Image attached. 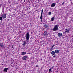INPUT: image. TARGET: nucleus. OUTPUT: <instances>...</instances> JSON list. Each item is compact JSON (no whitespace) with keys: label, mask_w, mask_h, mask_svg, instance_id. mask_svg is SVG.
Returning a JSON list of instances; mask_svg holds the SVG:
<instances>
[{"label":"nucleus","mask_w":73,"mask_h":73,"mask_svg":"<svg viewBox=\"0 0 73 73\" xmlns=\"http://www.w3.org/2000/svg\"><path fill=\"white\" fill-rule=\"evenodd\" d=\"M42 16H41L40 17V19H41V21L42 23Z\"/></svg>","instance_id":"obj_18"},{"label":"nucleus","mask_w":73,"mask_h":73,"mask_svg":"<svg viewBox=\"0 0 73 73\" xmlns=\"http://www.w3.org/2000/svg\"><path fill=\"white\" fill-rule=\"evenodd\" d=\"M27 56H24L23 57L22 59L23 60H27Z\"/></svg>","instance_id":"obj_7"},{"label":"nucleus","mask_w":73,"mask_h":73,"mask_svg":"<svg viewBox=\"0 0 73 73\" xmlns=\"http://www.w3.org/2000/svg\"><path fill=\"white\" fill-rule=\"evenodd\" d=\"M55 5L56 4H55V3H53L51 4V7H52V8H53V7H54Z\"/></svg>","instance_id":"obj_8"},{"label":"nucleus","mask_w":73,"mask_h":73,"mask_svg":"<svg viewBox=\"0 0 73 73\" xmlns=\"http://www.w3.org/2000/svg\"><path fill=\"white\" fill-rule=\"evenodd\" d=\"M54 19H55V18H54V16L51 18V21H54Z\"/></svg>","instance_id":"obj_14"},{"label":"nucleus","mask_w":73,"mask_h":73,"mask_svg":"<svg viewBox=\"0 0 73 73\" xmlns=\"http://www.w3.org/2000/svg\"><path fill=\"white\" fill-rule=\"evenodd\" d=\"M26 41H27V42H28V40H27V41L26 40Z\"/></svg>","instance_id":"obj_30"},{"label":"nucleus","mask_w":73,"mask_h":73,"mask_svg":"<svg viewBox=\"0 0 73 73\" xmlns=\"http://www.w3.org/2000/svg\"><path fill=\"white\" fill-rule=\"evenodd\" d=\"M51 54L52 55H55L56 54V52H55V51H52L51 52Z\"/></svg>","instance_id":"obj_11"},{"label":"nucleus","mask_w":73,"mask_h":73,"mask_svg":"<svg viewBox=\"0 0 73 73\" xmlns=\"http://www.w3.org/2000/svg\"><path fill=\"white\" fill-rule=\"evenodd\" d=\"M70 31V29H65V31L64 32L65 34H66V33H69V31Z\"/></svg>","instance_id":"obj_3"},{"label":"nucleus","mask_w":73,"mask_h":73,"mask_svg":"<svg viewBox=\"0 0 73 73\" xmlns=\"http://www.w3.org/2000/svg\"><path fill=\"white\" fill-rule=\"evenodd\" d=\"M56 57V55H54V56L52 57L53 58H54V57Z\"/></svg>","instance_id":"obj_23"},{"label":"nucleus","mask_w":73,"mask_h":73,"mask_svg":"<svg viewBox=\"0 0 73 73\" xmlns=\"http://www.w3.org/2000/svg\"><path fill=\"white\" fill-rule=\"evenodd\" d=\"M53 67H51L52 69H53Z\"/></svg>","instance_id":"obj_29"},{"label":"nucleus","mask_w":73,"mask_h":73,"mask_svg":"<svg viewBox=\"0 0 73 73\" xmlns=\"http://www.w3.org/2000/svg\"><path fill=\"white\" fill-rule=\"evenodd\" d=\"M52 48H51L50 49V51H52Z\"/></svg>","instance_id":"obj_24"},{"label":"nucleus","mask_w":73,"mask_h":73,"mask_svg":"<svg viewBox=\"0 0 73 73\" xmlns=\"http://www.w3.org/2000/svg\"><path fill=\"white\" fill-rule=\"evenodd\" d=\"M29 37H30L29 33L28 32L26 34V40H29Z\"/></svg>","instance_id":"obj_2"},{"label":"nucleus","mask_w":73,"mask_h":73,"mask_svg":"<svg viewBox=\"0 0 73 73\" xmlns=\"http://www.w3.org/2000/svg\"><path fill=\"white\" fill-rule=\"evenodd\" d=\"M44 28H49V27H48V25L46 24L44 25Z\"/></svg>","instance_id":"obj_10"},{"label":"nucleus","mask_w":73,"mask_h":73,"mask_svg":"<svg viewBox=\"0 0 73 73\" xmlns=\"http://www.w3.org/2000/svg\"><path fill=\"white\" fill-rule=\"evenodd\" d=\"M51 72V68H50L49 70V72Z\"/></svg>","instance_id":"obj_22"},{"label":"nucleus","mask_w":73,"mask_h":73,"mask_svg":"<svg viewBox=\"0 0 73 73\" xmlns=\"http://www.w3.org/2000/svg\"><path fill=\"white\" fill-rule=\"evenodd\" d=\"M36 68L38 67V65H36Z\"/></svg>","instance_id":"obj_25"},{"label":"nucleus","mask_w":73,"mask_h":73,"mask_svg":"<svg viewBox=\"0 0 73 73\" xmlns=\"http://www.w3.org/2000/svg\"><path fill=\"white\" fill-rule=\"evenodd\" d=\"M55 45H56V44L53 45L52 46L51 48H53V47H54V46H55Z\"/></svg>","instance_id":"obj_20"},{"label":"nucleus","mask_w":73,"mask_h":73,"mask_svg":"<svg viewBox=\"0 0 73 73\" xmlns=\"http://www.w3.org/2000/svg\"><path fill=\"white\" fill-rule=\"evenodd\" d=\"M13 47H13V46H12L11 47V48H13Z\"/></svg>","instance_id":"obj_28"},{"label":"nucleus","mask_w":73,"mask_h":73,"mask_svg":"<svg viewBox=\"0 0 73 73\" xmlns=\"http://www.w3.org/2000/svg\"><path fill=\"white\" fill-rule=\"evenodd\" d=\"M22 55H25V54H26V52H22Z\"/></svg>","instance_id":"obj_16"},{"label":"nucleus","mask_w":73,"mask_h":73,"mask_svg":"<svg viewBox=\"0 0 73 73\" xmlns=\"http://www.w3.org/2000/svg\"><path fill=\"white\" fill-rule=\"evenodd\" d=\"M64 4V2H63L62 4V5H63Z\"/></svg>","instance_id":"obj_26"},{"label":"nucleus","mask_w":73,"mask_h":73,"mask_svg":"<svg viewBox=\"0 0 73 73\" xmlns=\"http://www.w3.org/2000/svg\"><path fill=\"white\" fill-rule=\"evenodd\" d=\"M56 45H57V44H56Z\"/></svg>","instance_id":"obj_31"},{"label":"nucleus","mask_w":73,"mask_h":73,"mask_svg":"<svg viewBox=\"0 0 73 73\" xmlns=\"http://www.w3.org/2000/svg\"><path fill=\"white\" fill-rule=\"evenodd\" d=\"M45 28H43V30H45Z\"/></svg>","instance_id":"obj_27"},{"label":"nucleus","mask_w":73,"mask_h":73,"mask_svg":"<svg viewBox=\"0 0 73 73\" xmlns=\"http://www.w3.org/2000/svg\"><path fill=\"white\" fill-rule=\"evenodd\" d=\"M23 46H25V45L27 44V43H26V42H25V41H23Z\"/></svg>","instance_id":"obj_15"},{"label":"nucleus","mask_w":73,"mask_h":73,"mask_svg":"<svg viewBox=\"0 0 73 73\" xmlns=\"http://www.w3.org/2000/svg\"><path fill=\"white\" fill-rule=\"evenodd\" d=\"M8 69V68H4V69L3 70V72H7Z\"/></svg>","instance_id":"obj_4"},{"label":"nucleus","mask_w":73,"mask_h":73,"mask_svg":"<svg viewBox=\"0 0 73 73\" xmlns=\"http://www.w3.org/2000/svg\"><path fill=\"white\" fill-rule=\"evenodd\" d=\"M43 35L44 36H48V33L46 31H44V32L43 33Z\"/></svg>","instance_id":"obj_6"},{"label":"nucleus","mask_w":73,"mask_h":73,"mask_svg":"<svg viewBox=\"0 0 73 73\" xmlns=\"http://www.w3.org/2000/svg\"><path fill=\"white\" fill-rule=\"evenodd\" d=\"M2 19H3V17H0V20L1 21H2Z\"/></svg>","instance_id":"obj_21"},{"label":"nucleus","mask_w":73,"mask_h":73,"mask_svg":"<svg viewBox=\"0 0 73 73\" xmlns=\"http://www.w3.org/2000/svg\"><path fill=\"white\" fill-rule=\"evenodd\" d=\"M57 30H58V25H55L53 29V31H56Z\"/></svg>","instance_id":"obj_1"},{"label":"nucleus","mask_w":73,"mask_h":73,"mask_svg":"<svg viewBox=\"0 0 73 73\" xmlns=\"http://www.w3.org/2000/svg\"><path fill=\"white\" fill-rule=\"evenodd\" d=\"M43 12H44V10L43 9H42L41 10V16H42V14L43 13Z\"/></svg>","instance_id":"obj_17"},{"label":"nucleus","mask_w":73,"mask_h":73,"mask_svg":"<svg viewBox=\"0 0 73 73\" xmlns=\"http://www.w3.org/2000/svg\"><path fill=\"white\" fill-rule=\"evenodd\" d=\"M2 65H3V64H2Z\"/></svg>","instance_id":"obj_32"},{"label":"nucleus","mask_w":73,"mask_h":73,"mask_svg":"<svg viewBox=\"0 0 73 73\" xmlns=\"http://www.w3.org/2000/svg\"><path fill=\"white\" fill-rule=\"evenodd\" d=\"M51 14H52V13H51V12H48V15L49 16L50 15H51Z\"/></svg>","instance_id":"obj_19"},{"label":"nucleus","mask_w":73,"mask_h":73,"mask_svg":"<svg viewBox=\"0 0 73 73\" xmlns=\"http://www.w3.org/2000/svg\"><path fill=\"white\" fill-rule=\"evenodd\" d=\"M7 17V15L5 14H3L2 15V17L3 19H5Z\"/></svg>","instance_id":"obj_5"},{"label":"nucleus","mask_w":73,"mask_h":73,"mask_svg":"<svg viewBox=\"0 0 73 73\" xmlns=\"http://www.w3.org/2000/svg\"><path fill=\"white\" fill-rule=\"evenodd\" d=\"M0 46L2 48H3L4 46V45L3 44V43H0Z\"/></svg>","instance_id":"obj_13"},{"label":"nucleus","mask_w":73,"mask_h":73,"mask_svg":"<svg viewBox=\"0 0 73 73\" xmlns=\"http://www.w3.org/2000/svg\"><path fill=\"white\" fill-rule=\"evenodd\" d=\"M55 53L57 54L59 53V50H56L55 51Z\"/></svg>","instance_id":"obj_12"},{"label":"nucleus","mask_w":73,"mask_h":73,"mask_svg":"<svg viewBox=\"0 0 73 73\" xmlns=\"http://www.w3.org/2000/svg\"><path fill=\"white\" fill-rule=\"evenodd\" d=\"M58 37H61L62 36V33H59L58 34Z\"/></svg>","instance_id":"obj_9"}]
</instances>
